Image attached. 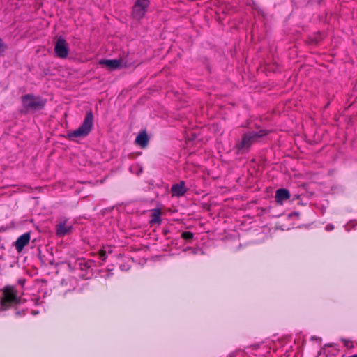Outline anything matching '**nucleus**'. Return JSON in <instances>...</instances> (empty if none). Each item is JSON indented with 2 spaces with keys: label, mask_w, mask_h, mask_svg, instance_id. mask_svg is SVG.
<instances>
[{
  "label": "nucleus",
  "mask_w": 357,
  "mask_h": 357,
  "mask_svg": "<svg viewBox=\"0 0 357 357\" xmlns=\"http://www.w3.org/2000/svg\"><path fill=\"white\" fill-rule=\"evenodd\" d=\"M37 250H38V257L41 259V250L39 247L37 248Z\"/></svg>",
  "instance_id": "22"
},
{
  "label": "nucleus",
  "mask_w": 357,
  "mask_h": 357,
  "mask_svg": "<svg viewBox=\"0 0 357 357\" xmlns=\"http://www.w3.org/2000/svg\"><path fill=\"white\" fill-rule=\"evenodd\" d=\"M93 123V114L91 110L86 112L84 121L75 130L69 132L68 137L72 139L73 137H82L87 136L91 131Z\"/></svg>",
  "instance_id": "4"
},
{
  "label": "nucleus",
  "mask_w": 357,
  "mask_h": 357,
  "mask_svg": "<svg viewBox=\"0 0 357 357\" xmlns=\"http://www.w3.org/2000/svg\"><path fill=\"white\" fill-rule=\"evenodd\" d=\"M328 105H329V102H328V103L326 105L325 107H327L328 106Z\"/></svg>",
  "instance_id": "26"
},
{
  "label": "nucleus",
  "mask_w": 357,
  "mask_h": 357,
  "mask_svg": "<svg viewBox=\"0 0 357 357\" xmlns=\"http://www.w3.org/2000/svg\"><path fill=\"white\" fill-rule=\"evenodd\" d=\"M194 237L193 233L190 231H183L181 234V238L186 241H191Z\"/></svg>",
  "instance_id": "15"
},
{
  "label": "nucleus",
  "mask_w": 357,
  "mask_h": 357,
  "mask_svg": "<svg viewBox=\"0 0 357 357\" xmlns=\"http://www.w3.org/2000/svg\"><path fill=\"white\" fill-rule=\"evenodd\" d=\"M99 255L102 260L105 261L106 259L107 254L105 250H100Z\"/></svg>",
  "instance_id": "17"
},
{
  "label": "nucleus",
  "mask_w": 357,
  "mask_h": 357,
  "mask_svg": "<svg viewBox=\"0 0 357 357\" xmlns=\"http://www.w3.org/2000/svg\"><path fill=\"white\" fill-rule=\"evenodd\" d=\"M6 50V45L3 43V40L0 38V55L4 52Z\"/></svg>",
  "instance_id": "16"
},
{
  "label": "nucleus",
  "mask_w": 357,
  "mask_h": 357,
  "mask_svg": "<svg viewBox=\"0 0 357 357\" xmlns=\"http://www.w3.org/2000/svg\"><path fill=\"white\" fill-rule=\"evenodd\" d=\"M100 64L107 66L109 70H116L123 67L122 61L118 59H102Z\"/></svg>",
  "instance_id": "11"
},
{
  "label": "nucleus",
  "mask_w": 357,
  "mask_h": 357,
  "mask_svg": "<svg viewBox=\"0 0 357 357\" xmlns=\"http://www.w3.org/2000/svg\"><path fill=\"white\" fill-rule=\"evenodd\" d=\"M187 189L185 188V183L183 181L178 183L174 184L171 188V192L173 196L181 197L185 195Z\"/></svg>",
  "instance_id": "12"
},
{
  "label": "nucleus",
  "mask_w": 357,
  "mask_h": 357,
  "mask_svg": "<svg viewBox=\"0 0 357 357\" xmlns=\"http://www.w3.org/2000/svg\"><path fill=\"white\" fill-rule=\"evenodd\" d=\"M169 233V231L168 229H164L162 230V234H163L165 236H167Z\"/></svg>",
  "instance_id": "19"
},
{
  "label": "nucleus",
  "mask_w": 357,
  "mask_h": 357,
  "mask_svg": "<svg viewBox=\"0 0 357 357\" xmlns=\"http://www.w3.org/2000/svg\"><path fill=\"white\" fill-rule=\"evenodd\" d=\"M16 314H17V315L20 316V315H21V312L17 311V312H16Z\"/></svg>",
  "instance_id": "23"
},
{
  "label": "nucleus",
  "mask_w": 357,
  "mask_h": 357,
  "mask_svg": "<svg viewBox=\"0 0 357 357\" xmlns=\"http://www.w3.org/2000/svg\"><path fill=\"white\" fill-rule=\"evenodd\" d=\"M149 142V137L146 130H141L135 138V143L142 149H145Z\"/></svg>",
  "instance_id": "9"
},
{
  "label": "nucleus",
  "mask_w": 357,
  "mask_h": 357,
  "mask_svg": "<svg viewBox=\"0 0 357 357\" xmlns=\"http://www.w3.org/2000/svg\"><path fill=\"white\" fill-rule=\"evenodd\" d=\"M161 221V210L160 208L152 210L151 218L149 222L150 225L153 226L155 224H160Z\"/></svg>",
  "instance_id": "14"
},
{
  "label": "nucleus",
  "mask_w": 357,
  "mask_h": 357,
  "mask_svg": "<svg viewBox=\"0 0 357 357\" xmlns=\"http://www.w3.org/2000/svg\"><path fill=\"white\" fill-rule=\"evenodd\" d=\"M91 262L86 261L84 259H77L75 261L73 267L72 264H69L68 266L70 269L80 270L82 273L79 274V276L82 278L88 279L92 275V270L91 269Z\"/></svg>",
  "instance_id": "5"
},
{
  "label": "nucleus",
  "mask_w": 357,
  "mask_h": 357,
  "mask_svg": "<svg viewBox=\"0 0 357 357\" xmlns=\"http://www.w3.org/2000/svg\"><path fill=\"white\" fill-rule=\"evenodd\" d=\"M150 0H136L132 7V17L137 20L142 19L147 12Z\"/></svg>",
  "instance_id": "6"
},
{
  "label": "nucleus",
  "mask_w": 357,
  "mask_h": 357,
  "mask_svg": "<svg viewBox=\"0 0 357 357\" xmlns=\"http://www.w3.org/2000/svg\"><path fill=\"white\" fill-rule=\"evenodd\" d=\"M187 250H193V248H192L189 247V248H187Z\"/></svg>",
  "instance_id": "25"
},
{
  "label": "nucleus",
  "mask_w": 357,
  "mask_h": 357,
  "mask_svg": "<svg viewBox=\"0 0 357 357\" xmlns=\"http://www.w3.org/2000/svg\"><path fill=\"white\" fill-rule=\"evenodd\" d=\"M326 229H327L328 230H331V229H333V225H328L326 226Z\"/></svg>",
  "instance_id": "21"
},
{
  "label": "nucleus",
  "mask_w": 357,
  "mask_h": 357,
  "mask_svg": "<svg viewBox=\"0 0 357 357\" xmlns=\"http://www.w3.org/2000/svg\"><path fill=\"white\" fill-rule=\"evenodd\" d=\"M54 52L56 55L61 59H66L68 56L69 47L63 38L59 37L57 39L55 43Z\"/></svg>",
  "instance_id": "7"
},
{
  "label": "nucleus",
  "mask_w": 357,
  "mask_h": 357,
  "mask_svg": "<svg viewBox=\"0 0 357 357\" xmlns=\"http://www.w3.org/2000/svg\"><path fill=\"white\" fill-rule=\"evenodd\" d=\"M72 226H66V222H62L56 225V234L58 236H64L72 231Z\"/></svg>",
  "instance_id": "13"
},
{
  "label": "nucleus",
  "mask_w": 357,
  "mask_h": 357,
  "mask_svg": "<svg viewBox=\"0 0 357 357\" xmlns=\"http://www.w3.org/2000/svg\"><path fill=\"white\" fill-rule=\"evenodd\" d=\"M25 279L24 278H20L18 280L17 282L18 284H21L22 286H23L25 283Z\"/></svg>",
  "instance_id": "18"
},
{
  "label": "nucleus",
  "mask_w": 357,
  "mask_h": 357,
  "mask_svg": "<svg viewBox=\"0 0 357 357\" xmlns=\"http://www.w3.org/2000/svg\"><path fill=\"white\" fill-rule=\"evenodd\" d=\"M349 357H357V354H354V355L350 356Z\"/></svg>",
  "instance_id": "24"
},
{
  "label": "nucleus",
  "mask_w": 357,
  "mask_h": 357,
  "mask_svg": "<svg viewBox=\"0 0 357 357\" xmlns=\"http://www.w3.org/2000/svg\"><path fill=\"white\" fill-rule=\"evenodd\" d=\"M3 296L0 300V309L2 311L8 310L14 305L20 303L17 291L13 286H6L3 289Z\"/></svg>",
  "instance_id": "3"
},
{
  "label": "nucleus",
  "mask_w": 357,
  "mask_h": 357,
  "mask_svg": "<svg viewBox=\"0 0 357 357\" xmlns=\"http://www.w3.org/2000/svg\"><path fill=\"white\" fill-rule=\"evenodd\" d=\"M23 113L35 112L44 109L47 99L33 94H26L21 97Z\"/></svg>",
  "instance_id": "2"
},
{
  "label": "nucleus",
  "mask_w": 357,
  "mask_h": 357,
  "mask_svg": "<svg viewBox=\"0 0 357 357\" xmlns=\"http://www.w3.org/2000/svg\"><path fill=\"white\" fill-rule=\"evenodd\" d=\"M293 215L298 216V215H299V213H298V212H294V213H291V214L289 215V217H291V216H293Z\"/></svg>",
  "instance_id": "20"
},
{
  "label": "nucleus",
  "mask_w": 357,
  "mask_h": 357,
  "mask_svg": "<svg viewBox=\"0 0 357 357\" xmlns=\"http://www.w3.org/2000/svg\"><path fill=\"white\" fill-rule=\"evenodd\" d=\"M268 132L265 130L258 131H249L243 135L241 140L235 145L236 153L238 155L247 153L252 144L257 142L260 138L266 135Z\"/></svg>",
  "instance_id": "1"
},
{
  "label": "nucleus",
  "mask_w": 357,
  "mask_h": 357,
  "mask_svg": "<svg viewBox=\"0 0 357 357\" xmlns=\"http://www.w3.org/2000/svg\"><path fill=\"white\" fill-rule=\"evenodd\" d=\"M290 198V192L286 188H279L275 191V200L277 204L282 205L284 201Z\"/></svg>",
  "instance_id": "10"
},
{
  "label": "nucleus",
  "mask_w": 357,
  "mask_h": 357,
  "mask_svg": "<svg viewBox=\"0 0 357 357\" xmlns=\"http://www.w3.org/2000/svg\"><path fill=\"white\" fill-rule=\"evenodd\" d=\"M30 237V233L26 232L17 238L15 242V247L17 252H21L24 247L29 243Z\"/></svg>",
  "instance_id": "8"
}]
</instances>
